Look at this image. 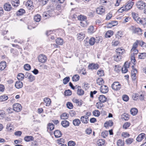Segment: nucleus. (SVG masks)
Listing matches in <instances>:
<instances>
[{
    "label": "nucleus",
    "mask_w": 146,
    "mask_h": 146,
    "mask_svg": "<svg viewBox=\"0 0 146 146\" xmlns=\"http://www.w3.org/2000/svg\"><path fill=\"white\" fill-rule=\"evenodd\" d=\"M133 138H129L126 139L125 142L127 144L129 145L133 142Z\"/></svg>",
    "instance_id": "3c124183"
},
{
    "label": "nucleus",
    "mask_w": 146,
    "mask_h": 146,
    "mask_svg": "<svg viewBox=\"0 0 146 146\" xmlns=\"http://www.w3.org/2000/svg\"><path fill=\"white\" fill-rule=\"evenodd\" d=\"M124 11H126V9L124 5L119 9L118 10V11L119 13H122Z\"/></svg>",
    "instance_id": "680f3d73"
},
{
    "label": "nucleus",
    "mask_w": 146,
    "mask_h": 146,
    "mask_svg": "<svg viewBox=\"0 0 146 146\" xmlns=\"http://www.w3.org/2000/svg\"><path fill=\"white\" fill-rule=\"evenodd\" d=\"M80 123V120L78 119H75L73 121V123L75 126H78Z\"/></svg>",
    "instance_id": "a878e982"
},
{
    "label": "nucleus",
    "mask_w": 146,
    "mask_h": 146,
    "mask_svg": "<svg viewBox=\"0 0 146 146\" xmlns=\"http://www.w3.org/2000/svg\"><path fill=\"white\" fill-rule=\"evenodd\" d=\"M22 132L21 131H18L14 133V135L17 136H20L21 135Z\"/></svg>",
    "instance_id": "774afa93"
},
{
    "label": "nucleus",
    "mask_w": 146,
    "mask_h": 146,
    "mask_svg": "<svg viewBox=\"0 0 146 146\" xmlns=\"http://www.w3.org/2000/svg\"><path fill=\"white\" fill-rule=\"evenodd\" d=\"M61 124L62 126L64 127H68L69 125V122L66 120H64L62 121L61 122Z\"/></svg>",
    "instance_id": "bb28decb"
},
{
    "label": "nucleus",
    "mask_w": 146,
    "mask_h": 146,
    "mask_svg": "<svg viewBox=\"0 0 146 146\" xmlns=\"http://www.w3.org/2000/svg\"><path fill=\"white\" fill-rule=\"evenodd\" d=\"M134 32L135 33L139 35H140L142 34L141 29L139 28H135L134 30Z\"/></svg>",
    "instance_id": "f704fd0d"
},
{
    "label": "nucleus",
    "mask_w": 146,
    "mask_h": 146,
    "mask_svg": "<svg viewBox=\"0 0 146 146\" xmlns=\"http://www.w3.org/2000/svg\"><path fill=\"white\" fill-rule=\"evenodd\" d=\"M80 78V77L78 75L76 74L73 76L72 78L73 81L76 82L78 81Z\"/></svg>",
    "instance_id": "ea45409f"
},
{
    "label": "nucleus",
    "mask_w": 146,
    "mask_h": 146,
    "mask_svg": "<svg viewBox=\"0 0 146 146\" xmlns=\"http://www.w3.org/2000/svg\"><path fill=\"white\" fill-rule=\"evenodd\" d=\"M8 99L7 96L3 95L0 96V101H5L7 100Z\"/></svg>",
    "instance_id": "79ce46f5"
},
{
    "label": "nucleus",
    "mask_w": 146,
    "mask_h": 146,
    "mask_svg": "<svg viewBox=\"0 0 146 146\" xmlns=\"http://www.w3.org/2000/svg\"><path fill=\"white\" fill-rule=\"evenodd\" d=\"M95 38L93 37L91 38L89 40V44L90 45H93L95 42Z\"/></svg>",
    "instance_id": "09e8293b"
},
{
    "label": "nucleus",
    "mask_w": 146,
    "mask_h": 146,
    "mask_svg": "<svg viewBox=\"0 0 146 146\" xmlns=\"http://www.w3.org/2000/svg\"><path fill=\"white\" fill-rule=\"evenodd\" d=\"M97 83L99 85H100L104 84V82L103 79L101 78H98L96 80Z\"/></svg>",
    "instance_id": "e433bc0d"
},
{
    "label": "nucleus",
    "mask_w": 146,
    "mask_h": 146,
    "mask_svg": "<svg viewBox=\"0 0 146 146\" xmlns=\"http://www.w3.org/2000/svg\"><path fill=\"white\" fill-rule=\"evenodd\" d=\"M6 62L5 61H3L0 63V69L3 70L6 66Z\"/></svg>",
    "instance_id": "6ab92c4d"
},
{
    "label": "nucleus",
    "mask_w": 146,
    "mask_h": 146,
    "mask_svg": "<svg viewBox=\"0 0 146 146\" xmlns=\"http://www.w3.org/2000/svg\"><path fill=\"white\" fill-rule=\"evenodd\" d=\"M113 122L111 120H109L106 122L104 124V126L106 128L109 126L111 127L113 125Z\"/></svg>",
    "instance_id": "b1692460"
},
{
    "label": "nucleus",
    "mask_w": 146,
    "mask_h": 146,
    "mask_svg": "<svg viewBox=\"0 0 146 146\" xmlns=\"http://www.w3.org/2000/svg\"><path fill=\"white\" fill-rule=\"evenodd\" d=\"M118 24V22L116 21H112L110 22H109L108 24V27H113Z\"/></svg>",
    "instance_id": "f3484780"
},
{
    "label": "nucleus",
    "mask_w": 146,
    "mask_h": 146,
    "mask_svg": "<svg viewBox=\"0 0 146 146\" xmlns=\"http://www.w3.org/2000/svg\"><path fill=\"white\" fill-rule=\"evenodd\" d=\"M23 86V83L22 82L19 81L16 82L15 84V86L16 88L19 89L22 88Z\"/></svg>",
    "instance_id": "dca6fc26"
},
{
    "label": "nucleus",
    "mask_w": 146,
    "mask_h": 146,
    "mask_svg": "<svg viewBox=\"0 0 146 146\" xmlns=\"http://www.w3.org/2000/svg\"><path fill=\"white\" fill-rule=\"evenodd\" d=\"M130 125V123L126 122H125L123 126V128L125 129H127L128 127H129Z\"/></svg>",
    "instance_id": "bf43d9fd"
},
{
    "label": "nucleus",
    "mask_w": 146,
    "mask_h": 146,
    "mask_svg": "<svg viewBox=\"0 0 146 146\" xmlns=\"http://www.w3.org/2000/svg\"><path fill=\"white\" fill-rule=\"evenodd\" d=\"M34 137L32 136H27L24 138V140L26 142H29L31 141H33Z\"/></svg>",
    "instance_id": "aec40b11"
},
{
    "label": "nucleus",
    "mask_w": 146,
    "mask_h": 146,
    "mask_svg": "<svg viewBox=\"0 0 146 146\" xmlns=\"http://www.w3.org/2000/svg\"><path fill=\"white\" fill-rule=\"evenodd\" d=\"M80 25L81 26L85 27L88 25V23L86 21H81L80 22Z\"/></svg>",
    "instance_id": "c03bdc74"
},
{
    "label": "nucleus",
    "mask_w": 146,
    "mask_h": 146,
    "mask_svg": "<svg viewBox=\"0 0 146 146\" xmlns=\"http://www.w3.org/2000/svg\"><path fill=\"white\" fill-rule=\"evenodd\" d=\"M134 3L131 1H129L127 2V4L125 5H124L125 7L126 11H127L130 9L133 5Z\"/></svg>",
    "instance_id": "6e6552de"
},
{
    "label": "nucleus",
    "mask_w": 146,
    "mask_h": 146,
    "mask_svg": "<svg viewBox=\"0 0 146 146\" xmlns=\"http://www.w3.org/2000/svg\"><path fill=\"white\" fill-rule=\"evenodd\" d=\"M77 38L80 40H82L84 38V34L83 33H81L78 34Z\"/></svg>",
    "instance_id": "473e14b6"
},
{
    "label": "nucleus",
    "mask_w": 146,
    "mask_h": 146,
    "mask_svg": "<svg viewBox=\"0 0 146 146\" xmlns=\"http://www.w3.org/2000/svg\"><path fill=\"white\" fill-rule=\"evenodd\" d=\"M136 6L139 9H142L146 6V3L142 1H138L136 3Z\"/></svg>",
    "instance_id": "f03ea898"
},
{
    "label": "nucleus",
    "mask_w": 146,
    "mask_h": 146,
    "mask_svg": "<svg viewBox=\"0 0 146 146\" xmlns=\"http://www.w3.org/2000/svg\"><path fill=\"white\" fill-rule=\"evenodd\" d=\"M122 99L123 101L127 102L129 99V97L127 95H124L123 96Z\"/></svg>",
    "instance_id": "0e129e2a"
},
{
    "label": "nucleus",
    "mask_w": 146,
    "mask_h": 146,
    "mask_svg": "<svg viewBox=\"0 0 146 146\" xmlns=\"http://www.w3.org/2000/svg\"><path fill=\"white\" fill-rule=\"evenodd\" d=\"M68 146H74L75 145V143L72 141H70L68 142Z\"/></svg>",
    "instance_id": "69168bd1"
},
{
    "label": "nucleus",
    "mask_w": 146,
    "mask_h": 146,
    "mask_svg": "<svg viewBox=\"0 0 146 146\" xmlns=\"http://www.w3.org/2000/svg\"><path fill=\"white\" fill-rule=\"evenodd\" d=\"M138 111L137 109L135 108H132L130 110L131 113L133 115H134L137 114L138 113Z\"/></svg>",
    "instance_id": "7c9ffc66"
},
{
    "label": "nucleus",
    "mask_w": 146,
    "mask_h": 146,
    "mask_svg": "<svg viewBox=\"0 0 146 146\" xmlns=\"http://www.w3.org/2000/svg\"><path fill=\"white\" fill-rule=\"evenodd\" d=\"M26 5L27 7H31L32 6V2L31 0H28L26 3Z\"/></svg>",
    "instance_id": "864d4df0"
},
{
    "label": "nucleus",
    "mask_w": 146,
    "mask_h": 146,
    "mask_svg": "<svg viewBox=\"0 0 146 146\" xmlns=\"http://www.w3.org/2000/svg\"><path fill=\"white\" fill-rule=\"evenodd\" d=\"M47 128L48 130H52L54 129V125L52 123H49L48 124Z\"/></svg>",
    "instance_id": "a19ab883"
},
{
    "label": "nucleus",
    "mask_w": 146,
    "mask_h": 146,
    "mask_svg": "<svg viewBox=\"0 0 146 146\" xmlns=\"http://www.w3.org/2000/svg\"><path fill=\"white\" fill-rule=\"evenodd\" d=\"M121 84L117 82H114L111 85L112 88L114 90L118 91L121 88Z\"/></svg>",
    "instance_id": "f257e3e1"
},
{
    "label": "nucleus",
    "mask_w": 146,
    "mask_h": 146,
    "mask_svg": "<svg viewBox=\"0 0 146 146\" xmlns=\"http://www.w3.org/2000/svg\"><path fill=\"white\" fill-rule=\"evenodd\" d=\"M41 17L40 15L37 14L34 16V20L36 22H38L41 20Z\"/></svg>",
    "instance_id": "c756f323"
},
{
    "label": "nucleus",
    "mask_w": 146,
    "mask_h": 146,
    "mask_svg": "<svg viewBox=\"0 0 146 146\" xmlns=\"http://www.w3.org/2000/svg\"><path fill=\"white\" fill-rule=\"evenodd\" d=\"M72 92L70 90H65L64 92L65 95L67 96H70L72 94Z\"/></svg>",
    "instance_id": "8fccbe9b"
},
{
    "label": "nucleus",
    "mask_w": 146,
    "mask_h": 146,
    "mask_svg": "<svg viewBox=\"0 0 146 146\" xmlns=\"http://www.w3.org/2000/svg\"><path fill=\"white\" fill-rule=\"evenodd\" d=\"M97 143L98 146H103L105 143V140L103 139H99Z\"/></svg>",
    "instance_id": "72a5a7b5"
},
{
    "label": "nucleus",
    "mask_w": 146,
    "mask_h": 146,
    "mask_svg": "<svg viewBox=\"0 0 146 146\" xmlns=\"http://www.w3.org/2000/svg\"><path fill=\"white\" fill-rule=\"evenodd\" d=\"M99 67V65L98 64L92 63L89 64L88 68L89 69L91 70L97 69Z\"/></svg>",
    "instance_id": "1a4fd4ad"
},
{
    "label": "nucleus",
    "mask_w": 146,
    "mask_h": 146,
    "mask_svg": "<svg viewBox=\"0 0 146 146\" xmlns=\"http://www.w3.org/2000/svg\"><path fill=\"white\" fill-rule=\"evenodd\" d=\"M80 121L84 123H87L89 121L88 117L86 115L82 116L81 117Z\"/></svg>",
    "instance_id": "9d476101"
},
{
    "label": "nucleus",
    "mask_w": 146,
    "mask_h": 146,
    "mask_svg": "<svg viewBox=\"0 0 146 146\" xmlns=\"http://www.w3.org/2000/svg\"><path fill=\"white\" fill-rule=\"evenodd\" d=\"M3 8L4 10L7 11H10L12 9L11 5L8 3H6L4 4Z\"/></svg>",
    "instance_id": "0eeeda50"
},
{
    "label": "nucleus",
    "mask_w": 146,
    "mask_h": 146,
    "mask_svg": "<svg viewBox=\"0 0 146 146\" xmlns=\"http://www.w3.org/2000/svg\"><path fill=\"white\" fill-rule=\"evenodd\" d=\"M11 2L12 5L15 7L18 6V4L20 3L19 0H11Z\"/></svg>",
    "instance_id": "393cba45"
},
{
    "label": "nucleus",
    "mask_w": 146,
    "mask_h": 146,
    "mask_svg": "<svg viewBox=\"0 0 146 146\" xmlns=\"http://www.w3.org/2000/svg\"><path fill=\"white\" fill-rule=\"evenodd\" d=\"M92 130L90 128H88L85 131L86 133L88 135L92 133Z\"/></svg>",
    "instance_id": "338daca9"
},
{
    "label": "nucleus",
    "mask_w": 146,
    "mask_h": 146,
    "mask_svg": "<svg viewBox=\"0 0 146 146\" xmlns=\"http://www.w3.org/2000/svg\"><path fill=\"white\" fill-rule=\"evenodd\" d=\"M47 58L45 55L41 54L40 55L38 58V61L42 63H44L46 62Z\"/></svg>",
    "instance_id": "39448f33"
},
{
    "label": "nucleus",
    "mask_w": 146,
    "mask_h": 146,
    "mask_svg": "<svg viewBox=\"0 0 146 146\" xmlns=\"http://www.w3.org/2000/svg\"><path fill=\"white\" fill-rule=\"evenodd\" d=\"M94 27L93 26H91L89 27L88 29V32L89 33H94Z\"/></svg>",
    "instance_id": "052dcab7"
},
{
    "label": "nucleus",
    "mask_w": 146,
    "mask_h": 146,
    "mask_svg": "<svg viewBox=\"0 0 146 146\" xmlns=\"http://www.w3.org/2000/svg\"><path fill=\"white\" fill-rule=\"evenodd\" d=\"M13 110L16 111H19L22 109L21 105L19 103L14 104L13 106Z\"/></svg>",
    "instance_id": "20e7f679"
},
{
    "label": "nucleus",
    "mask_w": 146,
    "mask_h": 146,
    "mask_svg": "<svg viewBox=\"0 0 146 146\" xmlns=\"http://www.w3.org/2000/svg\"><path fill=\"white\" fill-rule=\"evenodd\" d=\"M24 68L25 70H29L31 69V66L30 65L28 64H26L24 66Z\"/></svg>",
    "instance_id": "13d9d810"
},
{
    "label": "nucleus",
    "mask_w": 146,
    "mask_h": 146,
    "mask_svg": "<svg viewBox=\"0 0 146 146\" xmlns=\"http://www.w3.org/2000/svg\"><path fill=\"white\" fill-rule=\"evenodd\" d=\"M78 19L81 21H83L86 20V17L83 15H78L77 17Z\"/></svg>",
    "instance_id": "5701e85b"
},
{
    "label": "nucleus",
    "mask_w": 146,
    "mask_h": 146,
    "mask_svg": "<svg viewBox=\"0 0 146 146\" xmlns=\"http://www.w3.org/2000/svg\"><path fill=\"white\" fill-rule=\"evenodd\" d=\"M25 77V75L22 73H19L17 76V78L19 80H23L24 77Z\"/></svg>",
    "instance_id": "4c0bfd02"
},
{
    "label": "nucleus",
    "mask_w": 146,
    "mask_h": 146,
    "mask_svg": "<svg viewBox=\"0 0 146 146\" xmlns=\"http://www.w3.org/2000/svg\"><path fill=\"white\" fill-rule=\"evenodd\" d=\"M66 106L67 108L69 109H72L73 107L72 104L69 102H67L66 104Z\"/></svg>",
    "instance_id": "6e6d98bb"
},
{
    "label": "nucleus",
    "mask_w": 146,
    "mask_h": 146,
    "mask_svg": "<svg viewBox=\"0 0 146 146\" xmlns=\"http://www.w3.org/2000/svg\"><path fill=\"white\" fill-rule=\"evenodd\" d=\"M138 40H137L135 42L133 45L132 48L131 49L132 50H133L134 49H136L138 45Z\"/></svg>",
    "instance_id": "a18cd8bd"
},
{
    "label": "nucleus",
    "mask_w": 146,
    "mask_h": 146,
    "mask_svg": "<svg viewBox=\"0 0 146 146\" xmlns=\"http://www.w3.org/2000/svg\"><path fill=\"white\" fill-rule=\"evenodd\" d=\"M25 13V11L24 9H21L17 12L16 15L17 16H21L23 15Z\"/></svg>",
    "instance_id": "4be33fe9"
},
{
    "label": "nucleus",
    "mask_w": 146,
    "mask_h": 146,
    "mask_svg": "<svg viewBox=\"0 0 146 146\" xmlns=\"http://www.w3.org/2000/svg\"><path fill=\"white\" fill-rule=\"evenodd\" d=\"M93 113L94 115L95 116H99L100 114V111L98 110H94L93 112Z\"/></svg>",
    "instance_id": "603ef678"
},
{
    "label": "nucleus",
    "mask_w": 146,
    "mask_h": 146,
    "mask_svg": "<svg viewBox=\"0 0 146 146\" xmlns=\"http://www.w3.org/2000/svg\"><path fill=\"white\" fill-rule=\"evenodd\" d=\"M25 77L29 79V81L31 82L35 80V77L33 76L31 74L28 72H27L25 74Z\"/></svg>",
    "instance_id": "7ed1b4c3"
},
{
    "label": "nucleus",
    "mask_w": 146,
    "mask_h": 146,
    "mask_svg": "<svg viewBox=\"0 0 146 146\" xmlns=\"http://www.w3.org/2000/svg\"><path fill=\"white\" fill-rule=\"evenodd\" d=\"M117 54L119 55H121L125 53V50L124 49L121 48H117L116 50Z\"/></svg>",
    "instance_id": "2eb2a0df"
},
{
    "label": "nucleus",
    "mask_w": 146,
    "mask_h": 146,
    "mask_svg": "<svg viewBox=\"0 0 146 146\" xmlns=\"http://www.w3.org/2000/svg\"><path fill=\"white\" fill-rule=\"evenodd\" d=\"M70 77H67L64 78L63 80V82L64 84H66L69 81Z\"/></svg>",
    "instance_id": "49530a36"
},
{
    "label": "nucleus",
    "mask_w": 146,
    "mask_h": 146,
    "mask_svg": "<svg viewBox=\"0 0 146 146\" xmlns=\"http://www.w3.org/2000/svg\"><path fill=\"white\" fill-rule=\"evenodd\" d=\"M72 101L76 104L77 106H81L82 104V101L81 100H79L78 99L74 98L72 100Z\"/></svg>",
    "instance_id": "4468645a"
},
{
    "label": "nucleus",
    "mask_w": 146,
    "mask_h": 146,
    "mask_svg": "<svg viewBox=\"0 0 146 146\" xmlns=\"http://www.w3.org/2000/svg\"><path fill=\"white\" fill-rule=\"evenodd\" d=\"M68 115L66 113H63L60 116L61 119H66L68 117Z\"/></svg>",
    "instance_id": "c9c22d12"
},
{
    "label": "nucleus",
    "mask_w": 146,
    "mask_h": 146,
    "mask_svg": "<svg viewBox=\"0 0 146 146\" xmlns=\"http://www.w3.org/2000/svg\"><path fill=\"white\" fill-rule=\"evenodd\" d=\"M108 134V132L107 131H104L101 133V135L103 138H106Z\"/></svg>",
    "instance_id": "5fc2aeb1"
},
{
    "label": "nucleus",
    "mask_w": 146,
    "mask_h": 146,
    "mask_svg": "<svg viewBox=\"0 0 146 146\" xmlns=\"http://www.w3.org/2000/svg\"><path fill=\"white\" fill-rule=\"evenodd\" d=\"M56 43L59 45H62L63 44V40L61 38H58L56 40Z\"/></svg>",
    "instance_id": "2f4dec72"
},
{
    "label": "nucleus",
    "mask_w": 146,
    "mask_h": 146,
    "mask_svg": "<svg viewBox=\"0 0 146 146\" xmlns=\"http://www.w3.org/2000/svg\"><path fill=\"white\" fill-rule=\"evenodd\" d=\"M99 100L101 102L104 103L106 101L107 98L103 95H100L98 98Z\"/></svg>",
    "instance_id": "412c9836"
},
{
    "label": "nucleus",
    "mask_w": 146,
    "mask_h": 146,
    "mask_svg": "<svg viewBox=\"0 0 146 146\" xmlns=\"http://www.w3.org/2000/svg\"><path fill=\"white\" fill-rule=\"evenodd\" d=\"M122 56L121 55L117 54L114 56V60L115 61L118 62L121 59Z\"/></svg>",
    "instance_id": "c85d7f7f"
},
{
    "label": "nucleus",
    "mask_w": 146,
    "mask_h": 146,
    "mask_svg": "<svg viewBox=\"0 0 146 146\" xmlns=\"http://www.w3.org/2000/svg\"><path fill=\"white\" fill-rule=\"evenodd\" d=\"M100 90L102 93L106 94L108 91V88L106 86L103 85L101 86Z\"/></svg>",
    "instance_id": "423d86ee"
},
{
    "label": "nucleus",
    "mask_w": 146,
    "mask_h": 146,
    "mask_svg": "<svg viewBox=\"0 0 146 146\" xmlns=\"http://www.w3.org/2000/svg\"><path fill=\"white\" fill-rule=\"evenodd\" d=\"M97 74L100 76H103L104 75V71L103 70H98L97 72Z\"/></svg>",
    "instance_id": "e2e57ef3"
},
{
    "label": "nucleus",
    "mask_w": 146,
    "mask_h": 146,
    "mask_svg": "<svg viewBox=\"0 0 146 146\" xmlns=\"http://www.w3.org/2000/svg\"><path fill=\"white\" fill-rule=\"evenodd\" d=\"M96 11L97 13L99 14H102L104 13L105 11V9L102 6L98 8L96 10Z\"/></svg>",
    "instance_id": "ddd939ff"
},
{
    "label": "nucleus",
    "mask_w": 146,
    "mask_h": 146,
    "mask_svg": "<svg viewBox=\"0 0 146 146\" xmlns=\"http://www.w3.org/2000/svg\"><path fill=\"white\" fill-rule=\"evenodd\" d=\"M84 93V91L82 89H78L77 90V94L79 96H82Z\"/></svg>",
    "instance_id": "58836bf2"
},
{
    "label": "nucleus",
    "mask_w": 146,
    "mask_h": 146,
    "mask_svg": "<svg viewBox=\"0 0 146 146\" xmlns=\"http://www.w3.org/2000/svg\"><path fill=\"white\" fill-rule=\"evenodd\" d=\"M146 57V53H142L138 56V58L140 59H144Z\"/></svg>",
    "instance_id": "de8ad7c7"
},
{
    "label": "nucleus",
    "mask_w": 146,
    "mask_h": 146,
    "mask_svg": "<svg viewBox=\"0 0 146 146\" xmlns=\"http://www.w3.org/2000/svg\"><path fill=\"white\" fill-rule=\"evenodd\" d=\"M145 133H142L139 134L136 138V140L138 142L141 141L145 137Z\"/></svg>",
    "instance_id": "f8f14e48"
},
{
    "label": "nucleus",
    "mask_w": 146,
    "mask_h": 146,
    "mask_svg": "<svg viewBox=\"0 0 146 146\" xmlns=\"http://www.w3.org/2000/svg\"><path fill=\"white\" fill-rule=\"evenodd\" d=\"M54 135L56 138H58L61 136L62 134L59 130H56L54 132Z\"/></svg>",
    "instance_id": "a211bd4d"
},
{
    "label": "nucleus",
    "mask_w": 146,
    "mask_h": 146,
    "mask_svg": "<svg viewBox=\"0 0 146 146\" xmlns=\"http://www.w3.org/2000/svg\"><path fill=\"white\" fill-rule=\"evenodd\" d=\"M44 101L46 104V106H49L50 105L51 103L50 99L48 98H45L44 99Z\"/></svg>",
    "instance_id": "cd10ccee"
},
{
    "label": "nucleus",
    "mask_w": 146,
    "mask_h": 146,
    "mask_svg": "<svg viewBox=\"0 0 146 146\" xmlns=\"http://www.w3.org/2000/svg\"><path fill=\"white\" fill-rule=\"evenodd\" d=\"M137 70L134 68L131 71V78L133 80H135L136 78V74L137 73Z\"/></svg>",
    "instance_id": "9b49d317"
},
{
    "label": "nucleus",
    "mask_w": 146,
    "mask_h": 146,
    "mask_svg": "<svg viewBox=\"0 0 146 146\" xmlns=\"http://www.w3.org/2000/svg\"><path fill=\"white\" fill-rule=\"evenodd\" d=\"M124 143L122 142V140L121 139L118 140L117 142V146H123Z\"/></svg>",
    "instance_id": "4d7b16f0"
},
{
    "label": "nucleus",
    "mask_w": 146,
    "mask_h": 146,
    "mask_svg": "<svg viewBox=\"0 0 146 146\" xmlns=\"http://www.w3.org/2000/svg\"><path fill=\"white\" fill-rule=\"evenodd\" d=\"M6 115L5 111L2 110L0 111V119H3Z\"/></svg>",
    "instance_id": "37998d69"
}]
</instances>
